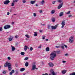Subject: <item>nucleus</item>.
Listing matches in <instances>:
<instances>
[{"label": "nucleus", "instance_id": "1", "mask_svg": "<svg viewBox=\"0 0 75 75\" xmlns=\"http://www.w3.org/2000/svg\"><path fill=\"white\" fill-rule=\"evenodd\" d=\"M56 53H57V54H59L60 53V51H57V52L54 51L53 52H52L50 54V59L52 61H53V60L54 59V58H55V57L57 56Z\"/></svg>", "mask_w": 75, "mask_h": 75}, {"label": "nucleus", "instance_id": "2", "mask_svg": "<svg viewBox=\"0 0 75 75\" xmlns=\"http://www.w3.org/2000/svg\"><path fill=\"white\" fill-rule=\"evenodd\" d=\"M5 67H8V69L9 71H11V64L10 63H8V62H6L5 64L4 65Z\"/></svg>", "mask_w": 75, "mask_h": 75}, {"label": "nucleus", "instance_id": "3", "mask_svg": "<svg viewBox=\"0 0 75 75\" xmlns=\"http://www.w3.org/2000/svg\"><path fill=\"white\" fill-rule=\"evenodd\" d=\"M69 41L70 43H72L73 42H74V37L73 36L69 38Z\"/></svg>", "mask_w": 75, "mask_h": 75}, {"label": "nucleus", "instance_id": "4", "mask_svg": "<svg viewBox=\"0 0 75 75\" xmlns=\"http://www.w3.org/2000/svg\"><path fill=\"white\" fill-rule=\"evenodd\" d=\"M11 27L10 25H5L4 27V28L5 30H7L10 28Z\"/></svg>", "mask_w": 75, "mask_h": 75}, {"label": "nucleus", "instance_id": "5", "mask_svg": "<svg viewBox=\"0 0 75 75\" xmlns=\"http://www.w3.org/2000/svg\"><path fill=\"white\" fill-rule=\"evenodd\" d=\"M64 4V3L62 2L61 4H59V6H58L57 8L58 9H60L62 7V6H63Z\"/></svg>", "mask_w": 75, "mask_h": 75}, {"label": "nucleus", "instance_id": "6", "mask_svg": "<svg viewBox=\"0 0 75 75\" xmlns=\"http://www.w3.org/2000/svg\"><path fill=\"white\" fill-rule=\"evenodd\" d=\"M62 28H64V25H65V21H63L62 22Z\"/></svg>", "mask_w": 75, "mask_h": 75}, {"label": "nucleus", "instance_id": "7", "mask_svg": "<svg viewBox=\"0 0 75 75\" xmlns=\"http://www.w3.org/2000/svg\"><path fill=\"white\" fill-rule=\"evenodd\" d=\"M10 2L8 0H6L5 1H4V4L7 5V4H8Z\"/></svg>", "mask_w": 75, "mask_h": 75}, {"label": "nucleus", "instance_id": "8", "mask_svg": "<svg viewBox=\"0 0 75 75\" xmlns=\"http://www.w3.org/2000/svg\"><path fill=\"white\" fill-rule=\"evenodd\" d=\"M36 68V65L35 64H33L32 65V70H35Z\"/></svg>", "mask_w": 75, "mask_h": 75}, {"label": "nucleus", "instance_id": "9", "mask_svg": "<svg viewBox=\"0 0 75 75\" xmlns=\"http://www.w3.org/2000/svg\"><path fill=\"white\" fill-rule=\"evenodd\" d=\"M48 64L49 66H50V67H54V64L53 63L51 62L49 63Z\"/></svg>", "mask_w": 75, "mask_h": 75}, {"label": "nucleus", "instance_id": "10", "mask_svg": "<svg viewBox=\"0 0 75 75\" xmlns=\"http://www.w3.org/2000/svg\"><path fill=\"white\" fill-rule=\"evenodd\" d=\"M13 38H14V37L13 36H10V37L8 38L9 41H11V40H13Z\"/></svg>", "mask_w": 75, "mask_h": 75}, {"label": "nucleus", "instance_id": "11", "mask_svg": "<svg viewBox=\"0 0 75 75\" xmlns=\"http://www.w3.org/2000/svg\"><path fill=\"white\" fill-rule=\"evenodd\" d=\"M57 27H58V25H55L54 26H51V28L52 29L55 30V29H56L57 28Z\"/></svg>", "mask_w": 75, "mask_h": 75}, {"label": "nucleus", "instance_id": "12", "mask_svg": "<svg viewBox=\"0 0 75 75\" xmlns=\"http://www.w3.org/2000/svg\"><path fill=\"white\" fill-rule=\"evenodd\" d=\"M44 3H45V1L44 0H42L40 3L41 5H43Z\"/></svg>", "mask_w": 75, "mask_h": 75}, {"label": "nucleus", "instance_id": "13", "mask_svg": "<svg viewBox=\"0 0 75 75\" xmlns=\"http://www.w3.org/2000/svg\"><path fill=\"white\" fill-rule=\"evenodd\" d=\"M28 48V47L26 45L25 46L24 48V51H27V49Z\"/></svg>", "mask_w": 75, "mask_h": 75}, {"label": "nucleus", "instance_id": "14", "mask_svg": "<svg viewBox=\"0 0 75 75\" xmlns=\"http://www.w3.org/2000/svg\"><path fill=\"white\" fill-rule=\"evenodd\" d=\"M11 47H12V51H14V50H16V48L15 47H14L13 46L11 45Z\"/></svg>", "mask_w": 75, "mask_h": 75}, {"label": "nucleus", "instance_id": "15", "mask_svg": "<svg viewBox=\"0 0 75 75\" xmlns=\"http://www.w3.org/2000/svg\"><path fill=\"white\" fill-rule=\"evenodd\" d=\"M35 3V1H31L30 2V4H34Z\"/></svg>", "mask_w": 75, "mask_h": 75}, {"label": "nucleus", "instance_id": "16", "mask_svg": "<svg viewBox=\"0 0 75 75\" xmlns=\"http://www.w3.org/2000/svg\"><path fill=\"white\" fill-rule=\"evenodd\" d=\"M64 15V12H60L59 13V16L60 17H61L62 16H63Z\"/></svg>", "mask_w": 75, "mask_h": 75}, {"label": "nucleus", "instance_id": "17", "mask_svg": "<svg viewBox=\"0 0 75 75\" xmlns=\"http://www.w3.org/2000/svg\"><path fill=\"white\" fill-rule=\"evenodd\" d=\"M28 62H26V63H25V67H28Z\"/></svg>", "mask_w": 75, "mask_h": 75}, {"label": "nucleus", "instance_id": "18", "mask_svg": "<svg viewBox=\"0 0 75 75\" xmlns=\"http://www.w3.org/2000/svg\"><path fill=\"white\" fill-rule=\"evenodd\" d=\"M55 11L54 10H52L51 11V13L52 14H54L55 13Z\"/></svg>", "mask_w": 75, "mask_h": 75}, {"label": "nucleus", "instance_id": "19", "mask_svg": "<svg viewBox=\"0 0 75 75\" xmlns=\"http://www.w3.org/2000/svg\"><path fill=\"white\" fill-rule=\"evenodd\" d=\"M25 70V68H22L20 69V71H21V72H23V71H24Z\"/></svg>", "mask_w": 75, "mask_h": 75}, {"label": "nucleus", "instance_id": "20", "mask_svg": "<svg viewBox=\"0 0 75 75\" xmlns=\"http://www.w3.org/2000/svg\"><path fill=\"white\" fill-rule=\"evenodd\" d=\"M50 72L51 73V74H53V73L54 74H55V73H54V70H53L52 69L50 70Z\"/></svg>", "mask_w": 75, "mask_h": 75}, {"label": "nucleus", "instance_id": "21", "mask_svg": "<svg viewBox=\"0 0 75 75\" xmlns=\"http://www.w3.org/2000/svg\"><path fill=\"white\" fill-rule=\"evenodd\" d=\"M57 1L58 3H62L63 1V0H57Z\"/></svg>", "mask_w": 75, "mask_h": 75}, {"label": "nucleus", "instance_id": "22", "mask_svg": "<svg viewBox=\"0 0 75 75\" xmlns=\"http://www.w3.org/2000/svg\"><path fill=\"white\" fill-rule=\"evenodd\" d=\"M66 72H67V71L66 70H63L62 71V72L63 74H65V73H66Z\"/></svg>", "mask_w": 75, "mask_h": 75}, {"label": "nucleus", "instance_id": "23", "mask_svg": "<svg viewBox=\"0 0 75 75\" xmlns=\"http://www.w3.org/2000/svg\"><path fill=\"white\" fill-rule=\"evenodd\" d=\"M34 35L36 37V36H37V32H34Z\"/></svg>", "mask_w": 75, "mask_h": 75}, {"label": "nucleus", "instance_id": "24", "mask_svg": "<svg viewBox=\"0 0 75 75\" xmlns=\"http://www.w3.org/2000/svg\"><path fill=\"white\" fill-rule=\"evenodd\" d=\"M52 22H54L55 21V19L54 18H52Z\"/></svg>", "mask_w": 75, "mask_h": 75}, {"label": "nucleus", "instance_id": "25", "mask_svg": "<svg viewBox=\"0 0 75 75\" xmlns=\"http://www.w3.org/2000/svg\"><path fill=\"white\" fill-rule=\"evenodd\" d=\"M62 48L63 49V50H64V45H60Z\"/></svg>", "mask_w": 75, "mask_h": 75}, {"label": "nucleus", "instance_id": "26", "mask_svg": "<svg viewBox=\"0 0 75 75\" xmlns=\"http://www.w3.org/2000/svg\"><path fill=\"white\" fill-rule=\"evenodd\" d=\"M46 51H50V48L48 47H47L46 48Z\"/></svg>", "mask_w": 75, "mask_h": 75}, {"label": "nucleus", "instance_id": "27", "mask_svg": "<svg viewBox=\"0 0 75 75\" xmlns=\"http://www.w3.org/2000/svg\"><path fill=\"white\" fill-rule=\"evenodd\" d=\"M25 54V53L24 52H21V55H24V54Z\"/></svg>", "mask_w": 75, "mask_h": 75}, {"label": "nucleus", "instance_id": "28", "mask_svg": "<svg viewBox=\"0 0 75 75\" xmlns=\"http://www.w3.org/2000/svg\"><path fill=\"white\" fill-rule=\"evenodd\" d=\"M47 28L49 30L50 29V28H51V25H49L47 26Z\"/></svg>", "mask_w": 75, "mask_h": 75}, {"label": "nucleus", "instance_id": "29", "mask_svg": "<svg viewBox=\"0 0 75 75\" xmlns=\"http://www.w3.org/2000/svg\"><path fill=\"white\" fill-rule=\"evenodd\" d=\"M45 37H46L44 35L42 36V39H43V40H44Z\"/></svg>", "mask_w": 75, "mask_h": 75}, {"label": "nucleus", "instance_id": "30", "mask_svg": "<svg viewBox=\"0 0 75 75\" xmlns=\"http://www.w3.org/2000/svg\"><path fill=\"white\" fill-rule=\"evenodd\" d=\"M18 1V0H13V3H16V2H17Z\"/></svg>", "mask_w": 75, "mask_h": 75}, {"label": "nucleus", "instance_id": "31", "mask_svg": "<svg viewBox=\"0 0 75 75\" xmlns=\"http://www.w3.org/2000/svg\"><path fill=\"white\" fill-rule=\"evenodd\" d=\"M24 60L25 61H26L28 59V57H25L24 59Z\"/></svg>", "mask_w": 75, "mask_h": 75}, {"label": "nucleus", "instance_id": "32", "mask_svg": "<svg viewBox=\"0 0 75 75\" xmlns=\"http://www.w3.org/2000/svg\"><path fill=\"white\" fill-rule=\"evenodd\" d=\"M69 75H75V72L70 74Z\"/></svg>", "mask_w": 75, "mask_h": 75}, {"label": "nucleus", "instance_id": "33", "mask_svg": "<svg viewBox=\"0 0 75 75\" xmlns=\"http://www.w3.org/2000/svg\"><path fill=\"white\" fill-rule=\"evenodd\" d=\"M25 36V37H26L27 38H30V36H29L28 35H26Z\"/></svg>", "mask_w": 75, "mask_h": 75}, {"label": "nucleus", "instance_id": "34", "mask_svg": "<svg viewBox=\"0 0 75 75\" xmlns=\"http://www.w3.org/2000/svg\"><path fill=\"white\" fill-rule=\"evenodd\" d=\"M71 13V11H69L68 12L66 13L67 14H69Z\"/></svg>", "mask_w": 75, "mask_h": 75}, {"label": "nucleus", "instance_id": "35", "mask_svg": "<svg viewBox=\"0 0 75 75\" xmlns=\"http://www.w3.org/2000/svg\"><path fill=\"white\" fill-rule=\"evenodd\" d=\"M68 17H69L70 18V17H73V16H72V15H68Z\"/></svg>", "mask_w": 75, "mask_h": 75}, {"label": "nucleus", "instance_id": "36", "mask_svg": "<svg viewBox=\"0 0 75 75\" xmlns=\"http://www.w3.org/2000/svg\"><path fill=\"white\" fill-rule=\"evenodd\" d=\"M2 31H3V29L2 28L0 27V32Z\"/></svg>", "mask_w": 75, "mask_h": 75}, {"label": "nucleus", "instance_id": "37", "mask_svg": "<svg viewBox=\"0 0 75 75\" xmlns=\"http://www.w3.org/2000/svg\"><path fill=\"white\" fill-rule=\"evenodd\" d=\"M14 6V3L13 2L11 4V6Z\"/></svg>", "mask_w": 75, "mask_h": 75}, {"label": "nucleus", "instance_id": "38", "mask_svg": "<svg viewBox=\"0 0 75 75\" xmlns=\"http://www.w3.org/2000/svg\"><path fill=\"white\" fill-rule=\"evenodd\" d=\"M16 74H18V71L16 70Z\"/></svg>", "mask_w": 75, "mask_h": 75}, {"label": "nucleus", "instance_id": "39", "mask_svg": "<svg viewBox=\"0 0 75 75\" xmlns=\"http://www.w3.org/2000/svg\"><path fill=\"white\" fill-rule=\"evenodd\" d=\"M33 48L32 47H30V51H33Z\"/></svg>", "mask_w": 75, "mask_h": 75}, {"label": "nucleus", "instance_id": "40", "mask_svg": "<svg viewBox=\"0 0 75 75\" xmlns=\"http://www.w3.org/2000/svg\"><path fill=\"white\" fill-rule=\"evenodd\" d=\"M23 3H26V1H25V0H23Z\"/></svg>", "mask_w": 75, "mask_h": 75}, {"label": "nucleus", "instance_id": "41", "mask_svg": "<svg viewBox=\"0 0 75 75\" xmlns=\"http://www.w3.org/2000/svg\"><path fill=\"white\" fill-rule=\"evenodd\" d=\"M3 74H6V71H4L3 72Z\"/></svg>", "mask_w": 75, "mask_h": 75}, {"label": "nucleus", "instance_id": "42", "mask_svg": "<svg viewBox=\"0 0 75 75\" xmlns=\"http://www.w3.org/2000/svg\"><path fill=\"white\" fill-rule=\"evenodd\" d=\"M7 59H8V60H10V59H11V58L10 57H8L7 58Z\"/></svg>", "mask_w": 75, "mask_h": 75}, {"label": "nucleus", "instance_id": "43", "mask_svg": "<svg viewBox=\"0 0 75 75\" xmlns=\"http://www.w3.org/2000/svg\"><path fill=\"white\" fill-rule=\"evenodd\" d=\"M33 16L34 17H36V13H33Z\"/></svg>", "mask_w": 75, "mask_h": 75}, {"label": "nucleus", "instance_id": "44", "mask_svg": "<svg viewBox=\"0 0 75 75\" xmlns=\"http://www.w3.org/2000/svg\"><path fill=\"white\" fill-rule=\"evenodd\" d=\"M56 1H53L52 2V4H54L55 3Z\"/></svg>", "mask_w": 75, "mask_h": 75}, {"label": "nucleus", "instance_id": "45", "mask_svg": "<svg viewBox=\"0 0 75 75\" xmlns=\"http://www.w3.org/2000/svg\"><path fill=\"white\" fill-rule=\"evenodd\" d=\"M64 47H65V48H67V47H67V45H64Z\"/></svg>", "mask_w": 75, "mask_h": 75}, {"label": "nucleus", "instance_id": "46", "mask_svg": "<svg viewBox=\"0 0 75 75\" xmlns=\"http://www.w3.org/2000/svg\"><path fill=\"white\" fill-rule=\"evenodd\" d=\"M40 25L41 26H44V25H45V24H42V23H41L40 24Z\"/></svg>", "mask_w": 75, "mask_h": 75}, {"label": "nucleus", "instance_id": "47", "mask_svg": "<svg viewBox=\"0 0 75 75\" xmlns=\"http://www.w3.org/2000/svg\"><path fill=\"white\" fill-rule=\"evenodd\" d=\"M15 37L16 38H17L18 37V36L17 35L15 36Z\"/></svg>", "mask_w": 75, "mask_h": 75}, {"label": "nucleus", "instance_id": "48", "mask_svg": "<svg viewBox=\"0 0 75 75\" xmlns=\"http://www.w3.org/2000/svg\"><path fill=\"white\" fill-rule=\"evenodd\" d=\"M62 62H63V63H65L66 62H67V61H62Z\"/></svg>", "mask_w": 75, "mask_h": 75}, {"label": "nucleus", "instance_id": "49", "mask_svg": "<svg viewBox=\"0 0 75 75\" xmlns=\"http://www.w3.org/2000/svg\"><path fill=\"white\" fill-rule=\"evenodd\" d=\"M11 72L12 73H14V70H12Z\"/></svg>", "mask_w": 75, "mask_h": 75}, {"label": "nucleus", "instance_id": "50", "mask_svg": "<svg viewBox=\"0 0 75 75\" xmlns=\"http://www.w3.org/2000/svg\"><path fill=\"white\" fill-rule=\"evenodd\" d=\"M65 56H68V53H66L64 55Z\"/></svg>", "mask_w": 75, "mask_h": 75}, {"label": "nucleus", "instance_id": "51", "mask_svg": "<svg viewBox=\"0 0 75 75\" xmlns=\"http://www.w3.org/2000/svg\"><path fill=\"white\" fill-rule=\"evenodd\" d=\"M42 10H40L39 11V13H42Z\"/></svg>", "mask_w": 75, "mask_h": 75}, {"label": "nucleus", "instance_id": "52", "mask_svg": "<svg viewBox=\"0 0 75 75\" xmlns=\"http://www.w3.org/2000/svg\"><path fill=\"white\" fill-rule=\"evenodd\" d=\"M12 74H13V73H12V72L11 71V72H10V74H9V75H12Z\"/></svg>", "mask_w": 75, "mask_h": 75}, {"label": "nucleus", "instance_id": "53", "mask_svg": "<svg viewBox=\"0 0 75 75\" xmlns=\"http://www.w3.org/2000/svg\"><path fill=\"white\" fill-rule=\"evenodd\" d=\"M39 32H40V33H42V30H39Z\"/></svg>", "mask_w": 75, "mask_h": 75}, {"label": "nucleus", "instance_id": "54", "mask_svg": "<svg viewBox=\"0 0 75 75\" xmlns=\"http://www.w3.org/2000/svg\"><path fill=\"white\" fill-rule=\"evenodd\" d=\"M7 15H9L10 14V13L9 12L7 13Z\"/></svg>", "mask_w": 75, "mask_h": 75}, {"label": "nucleus", "instance_id": "55", "mask_svg": "<svg viewBox=\"0 0 75 75\" xmlns=\"http://www.w3.org/2000/svg\"><path fill=\"white\" fill-rule=\"evenodd\" d=\"M11 24L12 25H14V22H13Z\"/></svg>", "mask_w": 75, "mask_h": 75}, {"label": "nucleus", "instance_id": "56", "mask_svg": "<svg viewBox=\"0 0 75 75\" xmlns=\"http://www.w3.org/2000/svg\"><path fill=\"white\" fill-rule=\"evenodd\" d=\"M59 46H56V48H59Z\"/></svg>", "mask_w": 75, "mask_h": 75}, {"label": "nucleus", "instance_id": "57", "mask_svg": "<svg viewBox=\"0 0 75 75\" xmlns=\"http://www.w3.org/2000/svg\"><path fill=\"white\" fill-rule=\"evenodd\" d=\"M9 11H10V12H12V9H10L9 10Z\"/></svg>", "mask_w": 75, "mask_h": 75}, {"label": "nucleus", "instance_id": "58", "mask_svg": "<svg viewBox=\"0 0 75 75\" xmlns=\"http://www.w3.org/2000/svg\"><path fill=\"white\" fill-rule=\"evenodd\" d=\"M41 46H39V47H38V48H41Z\"/></svg>", "mask_w": 75, "mask_h": 75}, {"label": "nucleus", "instance_id": "59", "mask_svg": "<svg viewBox=\"0 0 75 75\" xmlns=\"http://www.w3.org/2000/svg\"><path fill=\"white\" fill-rule=\"evenodd\" d=\"M45 40L46 41H48V39H45Z\"/></svg>", "mask_w": 75, "mask_h": 75}, {"label": "nucleus", "instance_id": "60", "mask_svg": "<svg viewBox=\"0 0 75 75\" xmlns=\"http://www.w3.org/2000/svg\"><path fill=\"white\" fill-rule=\"evenodd\" d=\"M52 74H52V75H55V73H54L53 72Z\"/></svg>", "mask_w": 75, "mask_h": 75}, {"label": "nucleus", "instance_id": "61", "mask_svg": "<svg viewBox=\"0 0 75 75\" xmlns=\"http://www.w3.org/2000/svg\"><path fill=\"white\" fill-rule=\"evenodd\" d=\"M35 6H36L37 7H38V4H35Z\"/></svg>", "mask_w": 75, "mask_h": 75}, {"label": "nucleus", "instance_id": "62", "mask_svg": "<svg viewBox=\"0 0 75 75\" xmlns=\"http://www.w3.org/2000/svg\"><path fill=\"white\" fill-rule=\"evenodd\" d=\"M45 75H48V74L47 73H45Z\"/></svg>", "mask_w": 75, "mask_h": 75}, {"label": "nucleus", "instance_id": "63", "mask_svg": "<svg viewBox=\"0 0 75 75\" xmlns=\"http://www.w3.org/2000/svg\"><path fill=\"white\" fill-rule=\"evenodd\" d=\"M74 3H75V0L74 1Z\"/></svg>", "mask_w": 75, "mask_h": 75}, {"label": "nucleus", "instance_id": "64", "mask_svg": "<svg viewBox=\"0 0 75 75\" xmlns=\"http://www.w3.org/2000/svg\"><path fill=\"white\" fill-rule=\"evenodd\" d=\"M49 75H51V74H49Z\"/></svg>", "mask_w": 75, "mask_h": 75}]
</instances>
